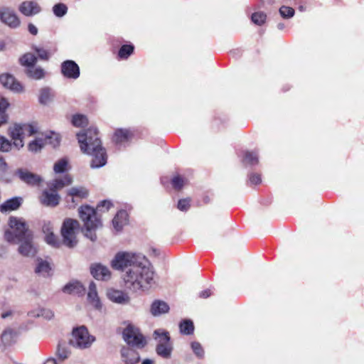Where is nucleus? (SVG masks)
<instances>
[{
	"label": "nucleus",
	"instance_id": "6ab92c4d",
	"mask_svg": "<svg viewBox=\"0 0 364 364\" xmlns=\"http://www.w3.org/2000/svg\"><path fill=\"white\" fill-rule=\"evenodd\" d=\"M60 199V197L57 192L44 191L41 198V202L46 206L55 207L58 205Z\"/></svg>",
	"mask_w": 364,
	"mask_h": 364
},
{
	"label": "nucleus",
	"instance_id": "49530a36",
	"mask_svg": "<svg viewBox=\"0 0 364 364\" xmlns=\"http://www.w3.org/2000/svg\"><path fill=\"white\" fill-rule=\"evenodd\" d=\"M279 14L284 18H291L294 15V9L289 6H282L279 9Z\"/></svg>",
	"mask_w": 364,
	"mask_h": 364
},
{
	"label": "nucleus",
	"instance_id": "052dcab7",
	"mask_svg": "<svg viewBox=\"0 0 364 364\" xmlns=\"http://www.w3.org/2000/svg\"><path fill=\"white\" fill-rule=\"evenodd\" d=\"M9 121V115L5 112H0V127L6 124Z\"/></svg>",
	"mask_w": 364,
	"mask_h": 364
},
{
	"label": "nucleus",
	"instance_id": "c756f323",
	"mask_svg": "<svg viewBox=\"0 0 364 364\" xmlns=\"http://www.w3.org/2000/svg\"><path fill=\"white\" fill-rule=\"evenodd\" d=\"M37 262L38 264L35 269L36 273L42 274L44 277L49 276L50 272L51 271V267L49 262L41 258H38Z\"/></svg>",
	"mask_w": 364,
	"mask_h": 364
},
{
	"label": "nucleus",
	"instance_id": "b1692460",
	"mask_svg": "<svg viewBox=\"0 0 364 364\" xmlns=\"http://www.w3.org/2000/svg\"><path fill=\"white\" fill-rule=\"evenodd\" d=\"M23 198L21 197L11 198L0 205V211L4 213L17 210L21 206Z\"/></svg>",
	"mask_w": 364,
	"mask_h": 364
},
{
	"label": "nucleus",
	"instance_id": "338daca9",
	"mask_svg": "<svg viewBox=\"0 0 364 364\" xmlns=\"http://www.w3.org/2000/svg\"><path fill=\"white\" fill-rule=\"evenodd\" d=\"M11 315V311H6L1 314V317L2 318H6L7 317L10 316Z\"/></svg>",
	"mask_w": 364,
	"mask_h": 364
},
{
	"label": "nucleus",
	"instance_id": "ea45409f",
	"mask_svg": "<svg viewBox=\"0 0 364 364\" xmlns=\"http://www.w3.org/2000/svg\"><path fill=\"white\" fill-rule=\"evenodd\" d=\"M267 18V15L265 13L259 11L255 12L252 14L251 19L254 23L258 26L262 25Z\"/></svg>",
	"mask_w": 364,
	"mask_h": 364
},
{
	"label": "nucleus",
	"instance_id": "c03bdc74",
	"mask_svg": "<svg viewBox=\"0 0 364 364\" xmlns=\"http://www.w3.org/2000/svg\"><path fill=\"white\" fill-rule=\"evenodd\" d=\"M191 348L194 354L200 359L204 357V350L200 343L193 341L191 343Z\"/></svg>",
	"mask_w": 364,
	"mask_h": 364
},
{
	"label": "nucleus",
	"instance_id": "473e14b6",
	"mask_svg": "<svg viewBox=\"0 0 364 364\" xmlns=\"http://www.w3.org/2000/svg\"><path fill=\"white\" fill-rule=\"evenodd\" d=\"M19 62L21 65L26 66V68H31V66H35L37 62V58L35 55L31 53H27L20 58Z\"/></svg>",
	"mask_w": 364,
	"mask_h": 364
},
{
	"label": "nucleus",
	"instance_id": "e2e57ef3",
	"mask_svg": "<svg viewBox=\"0 0 364 364\" xmlns=\"http://www.w3.org/2000/svg\"><path fill=\"white\" fill-rule=\"evenodd\" d=\"M211 294H212V292H211L210 289H208L203 290L201 292H200L199 297L203 298V299H207Z\"/></svg>",
	"mask_w": 364,
	"mask_h": 364
},
{
	"label": "nucleus",
	"instance_id": "f257e3e1",
	"mask_svg": "<svg viewBox=\"0 0 364 364\" xmlns=\"http://www.w3.org/2000/svg\"><path fill=\"white\" fill-rule=\"evenodd\" d=\"M77 138L81 151L92 157L90 162L92 168H99L107 164V151L97 128L92 127L83 130L77 134Z\"/></svg>",
	"mask_w": 364,
	"mask_h": 364
},
{
	"label": "nucleus",
	"instance_id": "1a4fd4ad",
	"mask_svg": "<svg viewBox=\"0 0 364 364\" xmlns=\"http://www.w3.org/2000/svg\"><path fill=\"white\" fill-rule=\"evenodd\" d=\"M123 338L129 346L143 348L146 345V341L139 330L134 326L129 324L123 331Z\"/></svg>",
	"mask_w": 364,
	"mask_h": 364
},
{
	"label": "nucleus",
	"instance_id": "bb28decb",
	"mask_svg": "<svg viewBox=\"0 0 364 364\" xmlns=\"http://www.w3.org/2000/svg\"><path fill=\"white\" fill-rule=\"evenodd\" d=\"M55 355L60 361H64L69 358L70 350L68 344L65 341H60L58 343Z\"/></svg>",
	"mask_w": 364,
	"mask_h": 364
},
{
	"label": "nucleus",
	"instance_id": "680f3d73",
	"mask_svg": "<svg viewBox=\"0 0 364 364\" xmlns=\"http://www.w3.org/2000/svg\"><path fill=\"white\" fill-rule=\"evenodd\" d=\"M28 31L33 36H36L38 33L37 27L32 23H29L28 24Z\"/></svg>",
	"mask_w": 364,
	"mask_h": 364
},
{
	"label": "nucleus",
	"instance_id": "2eb2a0df",
	"mask_svg": "<svg viewBox=\"0 0 364 364\" xmlns=\"http://www.w3.org/2000/svg\"><path fill=\"white\" fill-rule=\"evenodd\" d=\"M90 274L97 280L107 281L111 278V272L109 269L100 263L91 264Z\"/></svg>",
	"mask_w": 364,
	"mask_h": 364
},
{
	"label": "nucleus",
	"instance_id": "c85d7f7f",
	"mask_svg": "<svg viewBox=\"0 0 364 364\" xmlns=\"http://www.w3.org/2000/svg\"><path fill=\"white\" fill-rule=\"evenodd\" d=\"M25 73L28 77L36 80L43 79L46 75V72L43 68L35 66H31V68H26Z\"/></svg>",
	"mask_w": 364,
	"mask_h": 364
},
{
	"label": "nucleus",
	"instance_id": "e433bc0d",
	"mask_svg": "<svg viewBox=\"0 0 364 364\" xmlns=\"http://www.w3.org/2000/svg\"><path fill=\"white\" fill-rule=\"evenodd\" d=\"M46 142L42 139H36L28 144V150L31 152L40 151L44 146Z\"/></svg>",
	"mask_w": 364,
	"mask_h": 364
},
{
	"label": "nucleus",
	"instance_id": "f03ea898",
	"mask_svg": "<svg viewBox=\"0 0 364 364\" xmlns=\"http://www.w3.org/2000/svg\"><path fill=\"white\" fill-rule=\"evenodd\" d=\"M123 279L125 287L133 291L148 290L156 284L154 272L148 264L145 257L141 264H136L126 271Z\"/></svg>",
	"mask_w": 364,
	"mask_h": 364
},
{
	"label": "nucleus",
	"instance_id": "4be33fe9",
	"mask_svg": "<svg viewBox=\"0 0 364 364\" xmlns=\"http://www.w3.org/2000/svg\"><path fill=\"white\" fill-rule=\"evenodd\" d=\"M121 354L125 364H135L140 359L139 355L136 350L128 348H123Z\"/></svg>",
	"mask_w": 364,
	"mask_h": 364
},
{
	"label": "nucleus",
	"instance_id": "aec40b11",
	"mask_svg": "<svg viewBox=\"0 0 364 364\" xmlns=\"http://www.w3.org/2000/svg\"><path fill=\"white\" fill-rule=\"evenodd\" d=\"M63 291L65 294H73L80 296L85 294V288L80 282L73 281L63 287Z\"/></svg>",
	"mask_w": 364,
	"mask_h": 364
},
{
	"label": "nucleus",
	"instance_id": "7c9ffc66",
	"mask_svg": "<svg viewBox=\"0 0 364 364\" xmlns=\"http://www.w3.org/2000/svg\"><path fill=\"white\" fill-rule=\"evenodd\" d=\"M131 137V133L126 129H118L113 136V141L116 144H121L127 141Z\"/></svg>",
	"mask_w": 364,
	"mask_h": 364
},
{
	"label": "nucleus",
	"instance_id": "a211bd4d",
	"mask_svg": "<svg viewBox=\"0 0 364 364\" xmlns=\"http://www.w3.org/2000/svg\"><path fill=\"white\" fill-rule=\"evenodd\" d=\"M19 11L26 16H33L39 14L41 11L38 4L33 1H23L18 7Z\"/></svg>",
	"mask_w": 364,
	"mask_h": 364
},
{
	"label": "nucleus",
	"instance_id": "cd10ccee",
	"mask_svg": "<svg viewBox=\"0 0 364 364\" xmlns=\"http://www.w3.org/2000/svg\"><path fill=\"white\" fill-rule=\"evenodd\" d=\"M54 96V93L50 87H43L40 90L38 101L40 104L46 105L53 100Z\"/></svg>",
	"mask_w": 364,
	"mask_h": 364
},
{
	"label": "nucleus",
	"instance_id": "bf43d9fd",
	"mask_svg": "<svg viewBox=\"0 0 364 364\" xmlns=\"http://www.w3.org/2000/svg\"><path fill=\"white\" fill-rule=\"evenodd\" d=\"M249 179L252 184H259L261 182L260 176L255 173L250 174Z\"/></svg>",
	"mask_w": 364,
	"mask_h": 364
},
{
	"label": "nucleus",
	"instance_id": "3c124183",
	"mask_svg": "<svg viewBox=\"0 0 364 364\" xmlns=\"http://www.w3.org/2000/svg\"><path fill=\"white\" fill-rule=\"evenodd\" d=\"M37 316H42L46 319L50 320L54 317V313L48 309H41L37 314Z\"/></svg>",
	"mask_w": 364,
	"mask_h": 364
},
{
	"label": "nucleus",
	"instance_id": "09e8293b",
	"mask_svg": "<svg viewBox=\"0 0 364 364\" xmlns=\"http://www.w3.org/2000/svg\"><path fill=\"white\" fill-rule=\"evenodd\" d=\"M0 181L5 183H11L13 181V177L9 171V168L0 171Z\"/></svg>",
	"mask_w": 364,
	"mask_h": 364
},
{
	"label": "nucleus",
	"instance_id": "603ef678",
	"mask_svg": "<svg viewBox=\"0 0 364 364\" xmlns=\"http://www.w3.org/2000/svg\"><path fill=\"white\" fill-rule=\"evenodd\" d=\"M33 49L37 53L40 59L43 60H48L49 59V55L45 49L37 46H33Z\"/></svg>",
	"mask_w": 364,
	"mask_h": 364
},
{
	"label": "nucleus",
	"instance_id": "a878e982",
	"mask_svg": "<svg viewBox=\"0 0 364 364\" xmlns=\"http://www.w3.org/2000/svg\"><path fill=\"white\" fill-rule=\"evenodd\" d=\"M128 214L126 210H121L117 212L112 220V225L117 231H120L127 223Z\"/></svg>",
	"mask_w": 364,
	"mask_h": 364
},
{
	"label": "nucleus",
	"instance_id": "69168bd1",
	"mask_svg": "<svg viewBox=\"0 0 364 364\" xmlns=\"http://www.w3.org/2000/svg\"><path fill=\"white\" fill-rule=\"evenodd\" d=\"M44 364H58L57 363V361L55 358H48L45 363Z\"/></svg>",
	"mask_w": 364,
	"mask_h": 364
},
{
	"label": "nucleus",
	"instance_id": "a18cd8bd",
	"mask_svg": "<svg viewBox=\"0 0 364 364\" xmlns=\"http://www.w3.org/2000/svg\"><path fill=\"white\" fill-rule=\"evenodd\" d=\"M12 144L5 136L0 135V151L8 152L11 149Z\"/></svg>",
	"mask_w": 364,
	"mask_h": 364
},
{
	"label": "nucleus",
	"instance_id": "9b49d317",
	"mask_svg": "<svg viewBox=\"0 0 364 364\" xmlns=\"http://www.w3.org/2000/svg\"><path fill=\"white\" fill-rule=\"evenodd\" d=\"M0 21L13 29L18 28L21 25V20L15 11L8 7L0 9Z\"/></svg>",
	"mask_w": 364,
	"mask_h": 364
},
{
	"label": "nucleus",
	"instance_id": "a19ab883",
	"mask_svg": "<svg viewBox=\"0 0 364 364\" xmlns=\"http://www.w3.org/2000/svg\"><path fill=\"white\" fill-rule=\"evenodd\" d=\"M68 161L65 159H61L58 161L53 166V171L55 173H62L66 171Z\"/></svg>",
	"mask_w": 364,
	"mask_h": 364
},
{
	"label": "nucleus",
	"instance_id": "79ce46f5",
	"mask_svg": "<svg viewBox=\"0 0 364 364\" xmlns=\"http://www.w3.org/2000/svg\"><path fill=\"white\" fill-rule=\"evenodd\" d=\"M45 240L48 245L53 247H59L60 245V241L53 232L46 235Z\"/></svg>",
	"mask_w": 364,
	"mask_h": 364
},
{
	"label": "nucleus",
	"instance_id": "dca6fc26",
	"mask_svg": "<svg viewBox=\"0 0 364 364\" xmlns=\"http://www.w3.org/2000/svg\"><path fill=\"white\" fill-rule=\"evenodd\" d=\"M107 296L110 301L118 304L125 305L130 301V297L128 294L121 290L108 289Z\"/></svg>",
	"mask_w": 364,
	"mask_h": 364
},
{
	"label": "nucleus",
	"instance_id": "de8ad7c7",
	"mask_svg": "<svg viewBox=\"0 0 364 364\" xmlns=\"http://www.w3.org/2000/svg\"><path fill=\"white\" fill-rule=\"evenodd\" d=\"M60 136L58 134H56V133H52L51 136H48L45 139L46 144V143L50 144L53 147H56L57 146H58L60 144Z\"/></svg>",
	"mask_w": 364,
	"mask_h": 364
},
{
	"label": "nucleus",
	"instance_id": "2f4dec72",
	"mask_svg": "<svg viewBox=\"0 0 364 364\" xmlns=\"http://www.w3.org/2000/svg\"><path fill=\"white\" fill-rule=\"evenodd\" d=\"M16 333L11 328H6L1 334V340L4 346H11L15 342Z\"/></svg>",
	"mask_w": 364,
	"mask_h": 364
},
{
	"label": "nucleus",
	"instance_id": "774afa93",
	"mask_svg": "<svg viewBox=\"0 0 364 364\" xmlns=\"http://www.w3.org/2000/svg\"><path fill=\"white\" fill-rule=\"evenodd\" d=\"M141 364H154V362L151 359L146 358L142 361Z\"/></svg>",
	"mask_w": 364,
	"mask_h": 364
},
{
	"label": "nucleus",
	"instance_id": "0e129e2a",
	"mask_svg": "<svg viewBox=\"0 0 364 364\" xmlns=\"http://www.w3.org/2000/svg\"><path fill=\"white\" fill-rule=\"evenodd\" d=\"M9 168V165L5 161L4 158L0 156V171H4V169H6Z\"/></svg>",
	"mask_w": 364,
	"mask_h": 364
},
{
	"label": "nucleus",
	"instance_id": "37998d69",
	"mask_svg": "<svg viewBox=\"0 0 364 364\" xmlns=\"http://www.w3.org/2000/svg\"><path fill=\"white\" fill-rule=\"evenodd\" d=\"M245 161L251 166L257 165L259 162L257 154L250 151L246 152L245 155Z\"/></svg>",
	"mask_w": 364,
	"mask_h": 364
},
{
	"label": "nucleus",
	"instance_id": "13d9d810",
	"mask_svg": "<svg viewBox=\"0 0 364 364\" xmlns=\"http://www.w3.org/2000/svg\"><path fill=\"white\" fill-rule=\"evenodd\" d=\"M42 230H43V233L45 234V235H47L49 233L53 232V227L50 222L44 223V224L42 227Z\"/></svg>",
	"mask_w": 364,
	"mask_h": 364
},
{
	"label": "nucleus",
	"instance_id": "c9c22d12",
	"mask_svg": "<svg viewBox=\"0 0 364 364\" xmlns=\"http://www.w3.org/2000/svg\"><path fill=\"white\" fill-rule=\"evenodd\" d=\"M134 47L132 45H123L119 50L118 56L121 59H127L134 52Z\"/></svg>",
	"mask_w": 364,
	"mask_h": 364
},
{
	"label": "nucleus",
	"instance_id": "f704fd0d",
	"mask_svg": "<svg viewBox=\"0 0 364 364\" xmlns=\"http://www.w3.org/2000/svg\"><path fill=\"white\" fill-rule=\"evenodd\" d=\"M180 332L184 335H191L194 331V325L191 320L184 319L179 324Z\"/></svg>",
	"mask_w": 364,
	"mask_h": 364
},
{
	"label": "nucleus",
	"instance_id": "39448f33",
	"mask_svg": "<svg viewBox=\"0 0 364 364\" xmlns=\"http://www.w3.org/2000/svg\"><path fill=\"white\" fill-rule=\"evenodd\" d=\"M17 228V236L19 237V246L18 252L23 257H33L36 252V248L33 245V234L28 228H24L20 224Z\"/></svg>",
	"mask_w": 364,
	"mask_h": 364
},
{
	"label": "nucleus",
	"instance_id": "8fccbe9b",
	"mask_svg": "<svg viewBox=\"0 0 364 364\" xmlns=\"http://www.w3.org/2000/svg\"><path fill=\"white\" fill-rule=\"evenodd\" d=\"M112 206V203L111 201L108 200H104L101 201L97 205V209L95 210L97 211H102L105 212L108 211L110 207Z\"/></svg>",
	"mask_w": 364,
	"mask_h": 364
},
{
	"label": "nucleus",
	"instance_id": "4c0bfd02",
	"mask_svg": "<svg viewBox=\"0 0 364 364\" xmlns=\"http://www.w3.org/2000/svg\"><path fill=\"white\" fill-rule=\"evenodd\" d=\"M72 123L75 127H81L88 124V119L85 115L77 114L73 115Z\"/></svg>",
	"mask_w": 364,
	"mask_h": 364
},
{
	"label": "nucleus",
	"instance_id": "5701e85b",
	"mask_svg": "<svg viewBox=\"0 0 364 364\" xmlns=\"http://www.w3.org/2000/svg\"><path fill=\"white\" fill-rule=\"evenodd\" d=\"M169 311L168 304L161 300H155L151 305L150 311L154 316H159Z\"/></svg>",
	"mask_w": 364,
	"mask_h": 364
},
{
	"label": "nucleus",
	"instance_id": "0eeeda50",
	"mask_svg": "<svg viewBox=\"0 0 364 364\" xmlns=\"http://www.w3.org/2000/svg\"><path fill=\"white\" fill-rule=\"evenodd\" d=\"M79 228V223L76 220L66 219L61 228V235L63 237V243L69 248L76 246L77 240H76V230Z\"/></svg>",
	"mask_w": 364,
	"mask_h": 364
},
{
	"label": "nucleus",
	"instance_id": "ddd939ff",
	"mask_svg": "<svg viewBox=\"0 0 364 364\" xmlns=\"http://www.w3.org/2000/svg\"><path fill=\"white\" fill-rule=\"evenodd\" d=\"M0 83L4 87L13 92L20 93L23 91V85L11 74L3 73L0 75Z\"/></svg>",
	"mask_w": 364,
	"mask_h": 364
},
{
	"label": "nucleus",
	"instance_id": "6e6552de",
	"mask_svg": "<svg viewBox=\"0 0 364 364\" xmlns=\"http://www.w3.org/2000/svg\"><path fill=\"white\" fill-rule=\"evenodd\" d=\"M72 334L73 337L70 340L69 344L80 349L89 348L95 341V338L89 334L87 329L84 326L74 328Z\"/></svg>",
	"mask_w": 364,
	"mask_h": 364
},
{
	"label": "nucleus",
	"instance_id": "9d476101",
	"mask_svg": "<svg viewBox=\"0 0 364 364\" xmlns=\"http://www.w3.org/2000/svg\"><path fill=\"white\" fill-rule=\"evenodd\" d=\"M14 176H16L22 183L30 186H38L43 181V178L39 175L32 173L25 168L16 169Z\"/></svg>",
	"mask_w": 364,
	"mask_h": 364
},
{
	"label": "nucleus",
	"instance_id": "58836bf2",
	"mask_svg": "<svg viewBox=\"0 0 364 364\" xmlns=\"http://www.w3.org/2000/svg\"><path fill=\"white\" fill-rule=\"evenodd\" d=\"M53 14L59 18L64 16L68 12V7L65 4L58 3L53 7Z\"/></svg>",
	"mask_w": 364,
	"mask_h": 364
},
{
	"label": "nucleus",
	"instance_id": "7ed1b4c3",
	"mask_svg": "<svg viewBox=\"0 0 364 364\" xmlns=\"http://www.w3.org/2000/svg\"><path fill=\"white\" fill-rule=\"evenodd\" d=\"M79 215L84 222L85 236L95 242L97 240L95 230L102 226L101 220L98 218L95 209L88 205H82L79 208Z\"/></svg>",
	"mask_w": 364,
	"mask_h": 364
},
{
	"label": "nucleus",
	"instance_id": "393cba45",
	"mask_svg": "<svg viewBox=\"0 0 364 364\" xmlns=\"http://www.w3.org/2000/svg\"><path fill=\"white\" fill-rule=\"evenodd\" d=\"M87 297L90 302L96 309L100 310L102 309V304L98 297L96 284L93 282L90 283Z\"/></svg>",
	"mask_w": 364,
	"mask_h": 364
},
{
	"label": "nucleus",
	"instance_id": "423d86ee",
	"mask_svg": "<svg viewBox=\"0 0 364 364\" xmlns=\"http://www.w3.org/2000/svg\"><path fill=\"white\" fill-rule=\"evenodd\" d=\"M153 336L157 342L156 354L164 359L171 358L173 347L168 332L157 329L154 331Z\"/></svg>",
	"mask_w": 364,
	"mask_h": 364
},
{
	"label": "nucleus",
	"instance_id": "6e6d98bb",
	"mask_svg": "<svg viewBox=\"0 0 364 364\" xmlns=\"http://www.w3.org/2000/svg\"><path fill=\"white\" fill-rule=\"evenodd\" d=\"M171 183L173 187L176 190H180L183 186V180L179 176L173 177L171 181Z\"/></svg>",
	"mask_w": 364,
	"mask_h": 364
},
{
	"label": "nucleus",
	"instance_id": "f3484780",
	"mask_svg": "<svg viewBox=\"0 0 364 364\" xmlns=\"http://www.w3.org/2000/svg\"><path fill=\"white\" fill-rule=\"evenodd\" d=\"M10 136L12 138L14 145L18 149H21L23 146V127L22 124H15L14 127L9 129Z\"/></svg>",
	"mask_w": 364,
	"mask_h": 364
},
{
	"label": "nucleus",
	"instance_id": "412c9836",
	"mask_svg": "<svg viewBox=\"0 0 364 364\" xmlns=\"http://www.w3.org/2000/svg\"><path fill=\"white\" fill-rule=\"evenodd\" d=\"M73 179L69 175H65L61 178H57L48 183V188L50 191L57 192L65 186L72 183Z\"/></svg>",
	"mask_w": 364,
	"mask_h": 364
},
{
	"label": "nucleus",
	"instance_id": "4d7b16f0",
	"mask_svg": "<svg viewBox=\"0 0 364 364\" xmlns=\"http://www.w3.org/2000/svg\"><path fill=\"white\" fill-rule=\"evenodd\" d=\"M10 104L8 102L7 99L0 96V112H6V109L9 107Z\"/></svg>",
	"mask_w": 364,
	"mask_h": 364
},
{
	"label": "nucleus",
	"instance_id": "4468645a",
	"mask_svg": "<svg viewBox=\"0 0 364 364\" xmlns=\"http://www.w3.org/2000/svg\"><path fill=\"white\" fill-rule=\"evenodd\" d=\"M61 73L64 77L75 80L78 78L80 74L78 65L72 60H67L62 63Z\"/></svg>",
	"mask_w": 364,
	"mask_h": 364
},
{
	"label": "nucleus",
	"instance_id": "72a5a7b5",
	"mask_svg": "<svg viewBox=\"0 0 364 364\" xmlns=\"http://www.w3.org/2000/svg\"><path fill=\"white\" fill-rule=\"evenodd\" d=\"M68 193L70 196L80 198H85L88 196V191L84 187H73L68 190ZM72 202H75L73 198H72Z\"/></svg>",
	"mask_w": 364,
	"mask_h": 364
},
{
	"label": "nucleus",
	"instance_id": "5fc2aeb1",
	"mask_svg": "<svg viewBox=\"0 0 364 364\" xmlns=\"http://www.w3.org/2000/svg\"><path fill=\"white\" fill-rule=\"evenodd\" d=\"M177 207L181 211H187L190 208V200L188 198L179 200Z\"/></svg>",
	"mask_w": 364,
	"mask_h": 364
},
{
	"label": "nucleus",
	"instance_id": "20e7f679",
	"mask_svg": "<svg viewBox=\"0 0 364 364\" xmlns=\"http://www.w3.org/2000/svg\"><path fill=\"white\" fill-rule=\"evenodd\" d=\"M144 261V256L129 252H119L111 261V267L116 270L127 271L132 269L136 264Z\"/></svg>",
	"mask_w": 364,
	"mask_h": 364
},
{
	"label": "nucleus",
	"instance_id": "f8f14e48",
	"mask_svg": "<svg viewBox=\"0 0 364 364\" xmlns=\"http://www.w3.org/2000/svg\"><path fill=\"white\" fill-rule=\"evenodd\" d=\"M20 224L23 225L24 228H28L26 223L21 220L18 219L17 218L11 217L9 219V226L11 228L14 229V231L6 230L4 232V238L9 242L18 243L19 241V237L17 236V228H20Z\"/></svg>",
	"mask_w": 364,
	"mask_h": 364
},
{
	"label": "nucleus",
	"instance_id": "864d4df0",
	"mask_svg": "<svg viewBox=\"0 0 364 364\" xmlns=\"http://www.w3.org/2000/svg\"><path fill=\"white\" fill-rule=\"evenodd\" d=\"M22 127H23V134L28 136H32L35 133H36L37 130L36 127L31 124H22Z\"/></svg>",
	"mask_w": 364,
	"mask_h": 364
}]
</instances>
